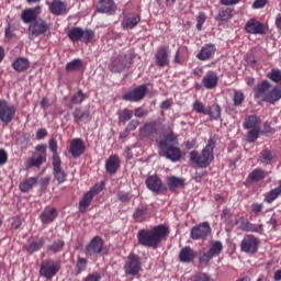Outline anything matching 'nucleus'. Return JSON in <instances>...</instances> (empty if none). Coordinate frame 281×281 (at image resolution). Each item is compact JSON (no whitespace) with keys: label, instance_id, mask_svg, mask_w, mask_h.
Segmentation results:
<instances>
[{"label":"nucleus","instance_id":"obj_26","mask_svg":"<svg viewBox=\"0 0 281 281\" xmlns=\"http://www.w3.org/2000/svg\"><path fill=\"white\" fill-rule=\"evenodd\" d=\"M50 12L56 16H60V14H67V4H65V2L61 0H53L50 4Z\"/></svg>","mask_w":281,"mask_h":281},{"label":"nucleus","instance_id":"obj_52","mask_svg":"<svg viewBox=\"0 0 281 281\" xmlns=\"http://www.w3.org/2000/svg\"><path fill=\"white\" fill-rule=\"evenodd\" d=\"M268 78H270L272 82H281V70L272 69L271 72L268 75Z\"/></svg>","mask_w":281,"mask_h":281},{"label":"nucleus","instance_id":"obj_25","mask_svg":"<svg viewBox=\"0 0 281 281\" xmlns=\"http://www.w3.org/2000/svg\"><path fill=\"white\" fill-rule=\"evenodd\" d=\"M168 46L161 47L157 50L156 53V65H158V67H166V65H168V63L170 61L168 59Z\"/></svg>","mask_w":281,"mask_h":281},{"label":"nucleus","instance_id":"obj_11","mask_svg":"<svg viewBox=\"0 0 281 281\" xmlns=\"http://www.w3.org/2000/svg\"><path fill=\"white\" fill-rule=\"evenodd\" d=\"M148 92V88L146 86H138L132 91L123 94L122 100L127 102H139V100H144L146 98V93Z\"/></svg>","mask_w":281,"mask_h":281},{"label":"nucleus","instance_id":"obj_64","mask_svg":"<svg viewBox=\"0 0 281 281\" xmlns=\"http://www.w3.org/2000/svg\"><path fill=\"white\" fill-rule=\"evenodd\" d=\"M139 124V122L137 121V120H132L128 124H127V126H126V128H127V131L131 133V131H135L136 128H137V125Z\"/></svg>","mask_w":281,"mask_h":281},{"label":"nucleus","instance_id":"obj_40","mask_svg":"<svg viewBox=\"0 0 281 281\" xmlns=\"http://www.w3.org/2000/svg\"><path fill=\"white\" fill-rule=\"evenodd\" d=\"M81 68H82V59L80 58H76L69 61L65 67L66 71H80Z\"/></svg>","mask_w":281,"mask_h":281},{"label":"nucleus","instance_id":"obj_47","mask_svg":"<svg viewBox=\"0 0 281 281\" xmlns=\"http://www.w3.org/2000/svg\"><path fill=\"white\" fill-rule=\"evenodd\" d=\"M64 247H65V241L56 240V241H53L52 245L48 246V249H49V251H53V254H58V251H63Z\"/></svg>","mask_w":281,"mask_h":281},{"label":"nucleus","instance_id":"obj_24","mask_svg":"<svg viewBox=\"0 0 281 281\" xmlns=\"http://www.w3.org/2000/svg\"><path fill=\"white\" fill-rule=\"evenodd\" d=\"M60 164V160H53L54 177L58 183H65L67 179V173H65V170H63Z\"/></svg>","mask_w":281,"mask_h":281},{"label":"nucleus","instance_id":"obj_13","mask_svg":"<svg viewBox=\"0 0 281 281\" xmlns=\"http://www.w3.org/2000/svg\"><path fill=\"white\" fill-rule=\"evenodd\" d=\"M126 67H131V57L126 55H121L110 64V68L115 72L124 71Z\"/></svg>","mask_w":281,"mask_h":281},{"label":"nucleus","instance_id":"obj_58","mask_svg":"<svg viewBox=\"0 0 281 281\" xmlns=\"http://www.w3.org/2000/svg\"><path fill=\"white\" fill-rule=\"evenodd\" d=\"M193 281H214V279L207 273L200 272L194 276Z\"/></svg>","mask_w":281,"mask_h":281},{"label":"nucleus","instance_id":"obj_22","mask_svg":"<svg viewBox=\"0 0 281 281\" xmlns=\"http://www.w3.org/2000/svg\"><path fill=\"white\" fill-rule=\"evenodd\" d=\"M157 122L145 123L143 127L139 128L138 135L140 138L151 137L157 133Z\"/></svg>","mask_w":281,"mask_h":281},{"label":"nucleus","instance_id":"obj_14","mask_svg":"<svg viewBox=\"0 0 281 281\" xmlns=\"http://www.w3.org/2000/svg\"><path fill=\"white\" fill-rule=\"evenodd\" d=\"M269 91H271V83L267 80H263L259 82L254 89V98L256 100H261V102H265L266 98L269 95Z\"/></svg>","mask_w":281,"mask_h":281},{"label":"nucleus","instance_id":"obj_5","mask_svg":"<svg viewBox=\"0 0 281 281\" xmlns=\"http://www.w3.org/2000/svg\"><path fill=\"white\" fill-rule=\"evenodd\" d=\"M223 251V243L216 240L214 241L210 249L206 252L200 251L199 254V260L202 265H207L212 258H215V256H220V254Z\"/></svg>","mask_w":281,"mask_h":281},{"label":"nucleus","instance_id":"obj_39","mask_svg":"<svg viewBox=\"0 0 281 281\" xmlns=\"http://www.w3.org/2000/svg\"><path fill=\"white\" fill-rule=\"evenodd\" d=\"M221 105L213 104L206 110V115H210L211 120H221Z\"/></svg>","mask_w":281,"mask_h":281},{"label":"nucleus","instance_id":"obj_56","mask_svg":"<svg viewBox=\"0 0 281 281\" xmlns=\"http://www.w3.org/2000/svg\"><path fill=\"white\" fill-rule=\"evenodd\" d=\"M260 137V130L255 127L251 131L248 132V142H256Z\"/></svg>","mask_w":281,"mask_h":281},{"label":"nucleus","instance_id":"obj_50","mask_svg":"<svg viewBox=\"0 0 281 281\" xmlns=\"http://www.w3.org/2000/svg\"><path fill=\"white\" fill-rule=\"evenodd\" d=\"M82 41L83 43H92L93 38H95V33H93V31L91 30H82Z\"/></svg>","mask_w":281,"mask_h":281},{"label":"nucleus","instance_id":"obj_3","mask_svg":"<svg viewBox=\"0 0 281 281\" xmlns=\"http://www.w3.org/2000/svg\"><path fill=\"white\" fill-rule=\"evenodd\" d=\"M168 236V228L164 225L154 227L153 229H140L137 233V239L143 247H157L164 238Z\"/></svg>","mask_w":281,"mask_h":281},{"label":"nucleus","instance_id":"obj_35","mask_svg":"<svg viewBox=\"0 0 281 281\" xmlns=\"http://www.w3.org/2000/svg\"><path fill=\"white\" fill-rule=\"evenodd\" d=\"M269 173L267 171L257 168L249 173L248 179H250V181H254L255 183H258V181H262V179H265V177H267Z\"/></svg>","mask_w":281,"mask_h":281},{"label":"nucleus","instance_id":"obj_45","mask_svg":"<svg viewBox=\"0 0 281 281\" xmlns=\"http://www.w3.org/2000/svg\"><path fill=\"white\" fill-rule=\"evenodd\" d=\"M167 184L169 186L170 190H175V188H182L183 179H179L177 177H170L167 180Z\"/></svg>","mask_w":281,"mask_h":281},{"label":"nucleus","instance_id":"obj_48","mask_svg":"<svg viewBox=\"0 0 281 281\" xmlns=\"http://www.w3.org/2000/svg\"><path fill=\"white\" fill-rule=\"evenodd\" d=\"M234 106H241L245 102V94L241 91H235L233 97Z\"/></svg>","mask_w":281,"mask_h":281},{"label":"nucleus","instance_id":"obj_2","mask_svg":"<svg viewBox=\"0 0 281 281\" xmlns=\"http://www.w3.org/2000/svg\"><path fill=\"white\" fill-rule=\"evenodd\" d=\"M177 135L168 132L164 135L162 139L158 142L160 157H166L169 161H179L181 159V148L177 146Z\"/></svg>","mask_w":281,"mask_h":281},{"label":"nucleus","instance_id":"obj_28","mask_svg":"<svg viewBox=\"0 0 281 281\" xmlns=\"http://www.w3.org/2000/svg\"><path fill=\"white\" fill-rule=\"evenodd\" d=\"M196 258V252L190 246H187L180 250L179 260L180 262H192Z\"/></svg>","mask_w":281,"mask_h":281},{"label":"nucleus","instance_id":"obj_19","mask_svg":"<svg viewBox=\"0 0 281 281\" xmlns=\"http://www.w3.org/2000/svg\"><path fill=\"white\" fill-rule=\"evenodd\" d=\"M245 30L248 34H265L267 32V26L256 20H250L246 23Z\"/></svg>","mask_w":281,"mask_h":281},{"label":"nucleus","instance_id":"obj_7","mask_svg":"<svg viewBox=\"0 0 281 281\" xmlns=\"http://www.w3.org/2000/svg\"><path fill=\"white\" fill-rule=\"evenodd\" d=\"M16 115V106L9 105L8 101L0 100V122L10 124Z\"/></svg>","mask_w":281,"mask_h":281},{"label":"nucleus","instance_id":"obj_18","mask_svg":"<svg viewBox=\"0 0 281 281\" xmlns=\"http://www.w3.org/2000/svg\"><path fill=\"white\" fill-rule=\"evenodd\" d=\"M117 7L113 0H100L97 4V11L101 14H115Z\"/></svg>","mask_w":281,"mask_h":281},{"label":"nucleus","instance_id":"obj_12","mask_svg":"<svg viewBox=\"0 0 281 281\" xmlns=\"http://www.w3.org/2000/svg\"><path fill=\"white\" fill-rule=\"evenodd\" d=\"M240 248L245 254H256L258 251V238L254 235H246L241 240Z\"/></svg>","mask_w":281,"mask_h":281},{"label":"nucleus","instance_id":"obj_36","mask_svg":"<svg viewBox=\"0 0 281 281\" xmlns=\"http://www.w3.org/2000/svg\"><path fill=\"white\" fill-rule=\"evenodd\" d=\"M47 161V155H38L35 154L32 156V158L29 161V167H35V168H41L43 162Z\"/></svg>","mask_w":281,"mask_h":281},{"label":"nucleus","instance_id":"obj_32","mask_svg":"<svg viewBox=\"0 0 281 281\" xmlns=\"http://www.w3.org/2000/svg\"><path fill=\"white\" fill-rule=\"evenodd\" d=\"M56 216H58L56 209H47L40 215V218L42 223L49 224L56 221Z\"/></svg>","mask_w":281,"mask_h":281},{"label":"nucleus","instance_id":"obj_63","mask_svg":"<svg viewBox=\"0 0 281 281\" xmlns=\"http://www.w3.org/2000/svg\"><path fill=\"white\" fill-rule=\"evenodd\" d=\"M117 196L119 200L122 201V203H128V201H131V194L128 193L119 192Z\"/></svg>","mask_w":281,"mask_h":281},{"label":"nucleus","instance_id":"obj_17","mask_svg":"<svg viewBox=\"0 0 281 281\" xmlns=\"http://www.w3.org/2000/svg\"><path fill=\"white\" fill-rule=\"evenodd\" d=\"M72 117L75 124H87V122H91V113L89 110H85L82 108H77L72 112Z\"/></svg>","mask_w":281,"mask_h":281},{"label":"nucleus","instance_id":"obj_15","mask_svg":"<svg viewBox=\"0 0 281 281\" xmlns=\"http://www.w3.org/2000/svg\"><path fill=\"white\" fill-rule=\"evenodd\" d=\"M103 248H104V241L101 239L100 236H95L86 246V254L88 256H95L97 254H101Z\"/></svg>","mask_w":281,"mask_h":281},{"label":"nucleus","instance_id":"obj_38","mask_svg":"<svg viewBox=\"0 0 281 281\" xmlns=\"http://www.w3.org/2000/svg\"><path fill=\"white\" fill-rule=\"evenodd\" d=\"M146 214H148V207H146L145 205H140L136 207L133 216L137 223H142L146 221Z\"/></svg>","mask_w":281,"mask_h":281},{"label":"nucleus","instance_id":"obj_61","mask_svg":"<svg viewBox=\"0 0 281 281\" xmlns=\"http://www.w3.org/2000/svg\"><path fill=\"white\" fill-rule=\"evenodd\" d=\"M262 207H263L262 204H260V203H255V204L251 205V212H252L256 216H258V214H260V212H262Z\"/></svg>","mask_w":281,"mask_h":281},{"label":"nucleus","instance_id":"obj_21","mask_svg":"<svg viewBox=\"0 0 281 281\" xmlns=\"http://www.w3.org/2000/svg\"><path fill=\"white\" fill-rule=\"evenodd\" d=\"M214 54H216V46L213 44H206L201 48L196 58L199 60H210V58L214 57Z\"/></svg>","mask_w":281,"mask_h":281},{"label":"nucleus","instance_id":"obj_49","mask_svg":"<svg viewBox=\"0 0 281 281\" xmlns=\"http://www.w3.org/2000/svg\"><path fill=\"white\" fill-rule=\"evenodd\" d=\"M239 223H240V229H243L244 232H256V226L251 225L244 217L239 218Z\"/></svg>","mask_w":281,"mask_h":281},{"label":"nucleus","instance_id":"obj_43","mask_svg":"<svg viewBox=\"0 0 281 281\" xmlns=\"http://www.w3.org/2000/svg\"><path fill=\"white\" fill-rule=\"evenodd\" d=\"M44 246H45V239H40L38 241H33L31 245H29L26 248V251L29 254H34Z\"/></svg>","mask_w":281,"mask_h":281},{"label":"nucleus","instance_id":"obj_1","mask_svg":"<svg viewBox=\"0 0 281 281\" xmlns=\"http://www.w3.org/2000/svg\"><path fill=\"white\" fill-rule=\"evenodd\" d=\"M214 148H216V135H211L200 154L198 150L189 153L191 164H194L198 168H207L214 161Z\"/></svg>","mask_w":281,"mask_h":281},{"label":"nucleus","instance_id":"obj_55","mask_svg":"<svg viewBox=\"0 0 281 281\" xmlns=\"http://www.w3.org/2000/svg\"><path fill=\"white\" fill-rule=\"evenodd\" d=\"M193 111L196 113H203V115H207V110H205V105H203V102L195 101L193 103Z\"/></svg>","mask_w":281,"mask_h":281},{"label":"nucleus","instance_id":"obj_41","mask_svg":"<svg viewBox=\"0 0 281 281\" xmlns=\"http://www.w3.org/2000/svg\"><path fill=\"white\" fill-rule=\"evenodd\" d=\"M68 38L72 41V43H76V41H80L82 38V29L80 27H72L67 33Z\"/></svg>","mask_w":281,"mask_h":281},{"label":"nucleus","instance_id":"obj_34","mask_svg":"<svg viewBox=\"0 0 281 281\" xmlns=\"http://www.w3.org/2000/svg\"><path fill=\"white\" fill-rule=\"evenodd\" d=\"M273 159H276V153L265 149L260 154L259 162L265 164V166H269L273 162Z\"/></svg>","mask_w":281,"mask_h":281},{"label":"nucleus","instance_id":"obj_62","mask_svg":"<svg viewBox=\"0 0 281 281\" xmlns=\"http://www.w3.org/2000/svg\"><path fill=\"white\" fill-rule=\"evenodd\" d=\"M101 276L98 272H93L91 274H88L87 278L85 279V281H100L101 280Z\"/></svg>","mask_w":281,"mask_h":281},{"label":"nucleus","instance_id":"obj_59","mask_svg":"<svg viewBox=\"0 0 281 281\" xmlns=\"http://www.w3.org/2000/svg\"><path fill=\"white\" fill-rule=\"evenodd\" d=\"M207 19V16L205 15L204 12H200L198 18H196V30L201 31L203 27V23H205V20Z\"/></svg>","mask_w":281,"mask_h":281},{"label":"nucleus","instance_id":"obj_8","mask_svg":"<svg viewBox=\"0 0 281 281\" xmlns=\"http://www.w3.org/2000/svg\"><path fill=\"white\" fill-rule=\"evenodd\" d=\"M211 234L212 227L207 222H203L199 225L193 226L190 233L192 240H205V238H207V236H211Z\"/></svg>","mask_w":281,"mask_h":281},{"label":"nucleus","instance_id":"obj_29","mask_svg":"<svg viewBox=\"0 0 281 281\" xmlns=\"http://www.w3.org/2000/svg\"><path fill=\"white\" fill-rule=\"evenodd\" d=\"M12 67L19 74H21L23 71H27V69H30V60L27 58H25V57L16 58L12 63Z\"/></svg>","mask_w":281,"mask_h":281},{"label":"nucleus","instance_id":"obj_23","mask_svg":"<svg viewBox=\"0 0 281 281\" xmlns=\"http://www.w3.org/2000/svg\"><path fill=\"white\" fill-rule=\"evenodd\" d=\"M202 83L206 89H214L218 85V75L214 71H209L202 79Z\"/></svg>","mask_w":281,"mask_h":281},{"label":"nucleus","instance_id":"obj_53","mask_svg":"<svg viewBox=\"0 0 281 281\" xmlns=\"http://www.w3.org/2000/svg\"><path fill=\"white\" fill-rule=\"evenodd\" d=\"M83 100L85 93H82V90H78V92L71 97L70 102L72 104H80Z\"/></svg>","mask_w":281,"mask_h":281},{"label":"nucleus","instance_id":"obj_30","mask_svg":"<svg viewBox=\"0 0 281 281\" xmlns=\"http://www.w3.org/2000/svg\"><path fill=\"white\" fill-rule=\"evenodd\" d=\"M280 100H281V88L277 86L268 92V95L266 97V99H263V102H268V104H276V102Z\"/></svg>","mask_w":281,"mask_h":281},{"label":"nucleus","instance_id":"obj_27","mask_svg":"<svg viewBox=\"0 0 281 281\" xmlns=\"http://www.w3.org/2000/svg\"><path fill=\"white\" fill-rule=\"evenodd\" d=\"M120 169V157L111 156L105 162V170L109 175H115Z\"/></svg>","mask_w":281,"mask_h":281},{"label":"nucleus","instance_id":"obj_54","mask_svg":"<svg viewBox=\"0 0 281 281\" xmlns=\"http://www.w3.org/2000/svg\"><path fill=\"white\" fill-rule=\"evenodd\" d=\"M229 19H232V14L227 10H221L217 16H215L216 21H229Z\"/></svg>","mask_w":281,"mask_h":281},{"label":"nucleus","instance_id":"obj_60","mask_svg":"<svg viewBox=\"0 0 281 281\" xmlns=\"http://www.w3.org/2000/svg\"><path fill=\"white\" fill-rule=\"evenodd\" d=\"M206 175H207V171L205 170L196 171L193 179L194 181H196V183H201L203 177H205Z\"/></svg>","mask_w":281,"mask_h":281},{"label":"nucleus","instance_id":"obj_31","mask_svg":"<svg viewBox=\"0 0 281 281\" xmlns=\"http://www.w3.org/2000/svg\"><path fill=\"white\" fill-rule=\"evenodd\" d=\"M146 186L151 192H159L161 190V179L157 176H150L146 179Z\"/></svg>","mask_w":281,"mask_h":281},{"label":"nucleus","instance_id":"obj_6","mask_svg":"<svg viewBox=\"0 0 281 281\" xmlns=\"http://www.w3.org/2000/svg\"><path fill=\"white\" fill-rule=\"evenodd\" d=\"M49 30V23L43 19H37L35 22L31 23L29 26V38L34 41V38L45 34Z\"/></svg>","mask_w":281,"mask_h":281},{"label":"nucleus","instance_id":"obj_44","mask_svg":"<svg viewBox=\"0 0 281 281\" xmlns=\"http://www.w3.org/2000/svg\"><path fill=\"white\" fill-rule=\"evenodd\" d=\"M49 149L53 153V161L60 160V156H58V143L56 139L52 138L48 143Z\"/></svg>","mask_w":281,"mask_h":281},{"label":"nucleus","instance_id":"obj_51","mask_svg":"<svg viewBox=\"0 0 281 281\" xmlns=\"http://www.w3.org/2000/svg\"><path fill=\"white\" fill-rule=\"evenodd\" d=\"M280 194H281V192L278 188L271 190L266 196L267 203H273V201H276V199H278V196H280Z\"/></svg>","mask_w":281,"mask_h":281},{"label":"nucleus","instance_id":"obj_16","mask_svg":"<svg viewBox=\"0 0 281 281\" xmlns=\"http://www.w3.org/2000/svg\"><path fill=\"white\" fill-rule=\"evenodd\" d=\"M86 147L82 138H74L70 142V147L68 153L71 155L72 159H78L81 155L85 154Z\"/></svg>","mask_w":281,"mask_h":281},{"label":"nucleus","instance_id":"obj_20","mask_svg":"<svg viewBox=\"0 0 281 281\" xmlns=\"http://www.w3.org/2000/svg\"><path fill=\"white\" fill-rule=\"evenodd\" d=\"M38 14H41L40 7L31 8V9H26L22 12L21 19H22L23 23L32 24V23L38 21Z\"/></svg>","mask_w":281,"mask_h":281},{"label":"nucleus","instance_id":"obj_37","mask_svg":"<svg viewBox=\"0 0 281 281\" xmlns=\"http://www.w3.org/2000/svg\"><path fill=\"white\" fill-rule=\"evenodd\" d=\"M37 183H38V179H36V177L27 178L26 180L20 183V190L21 192H30L33 186H36Z\"/></svg>","mask_w":281,"mask_h":281},{"label":"nucleus","instance_id":"obj_4","mask_svg":"<svg viewBox=\"0 0 281 281\" xmlns=\"http://www.w3.org/2000/svg\"><path fill=\"white\" fill-rule=\"evenodd\" d=\"M58 271H60V266L58 265V262L52 259H46L42 261L40 268V276H42V278H45L46 280H52V278H54V276H56Z\"/></svg>","mask_w":281,"mask_h":281},{"label":"nucleus","instance_id":"obj_10","mask_svg":"<svg viewBox=\"0 0 281 281\" xmlns=\"http://www.w3.org/2000/svg\"><path fill=\"white\" fill-rule=\"evenodd\" d=\"M104 184L94 186L90 191H88L82 200L79 202V212H87V207L91 205L93 201V196H95L99 192H102Z\"/></svg>","mask_w":281,"mask_h":281},{"label":"nucleus","instance_id":"obj_33","mask_svg":"<svg viewBox=\"0 0 281 281\" xmlns=\"http://www.w3.org/2000/svg\"><path fill=\"white\" fill-rule=\"evenodd\" d=\"M142 21V18L137 14H130L124 19L123 27L124 30H133V27L137 26V23Z\"/></svg>","mask_w":281,"mask_h":281},{"label":"nucleus","instance_id":"obj_42","mask_svg":"<svg viewBox=\"0 0 281 281\" xmlns=\"http://www.w3.org/2000/svg\"><path fill=\"white\" fill-rule=\"evenodd\" d=\"M258 124H260V119L256 115H250L245 119L244 128H256Z\"/></svg>","mask_w":281,"mask_h":281},{"label":"nucleus","instance_id":"obj_9","mask_svg":"<svg viewBox=\"0 0 281 281\" xmlns=\"http://www.w3.org/2000/svg\"><path fill=\"white\" fill-rule=\"evenodd\" d=\"M124 270L126 276H137L142 271V262H139V257H137L135 254H131L127 257Z\"/></svg>","mask_w":281,"mask_h":281},{"label":"nucleus","instance_id":"obj_46","mask_svg":"<svg viewBox=\"0 0 281 281\" xmlns=\"http://www.w3.org/2000/svg\"><path fill=\"white\" fill-rule=\"evenodd\" d=\"M132 117H133V110L124 109L119 114V122L126 124V122H128V120H132Z\"/></svg>","mask_w":281,"mask_h":281},{"label":"nucleus","instance_id":"obj_57","mask_svg":"<svg viewBox=\"0 0 281 281\" xmlns=\"http://www.w3.org/2000/svg\"><path fill=\"white\" fill-rule=\"evenodd\" d=\"M86 269H87V259L79 258L76 266L77 273H82V271H85Z\"/></svg>","mask_w":281,"mask_h":281}]
</instances>
